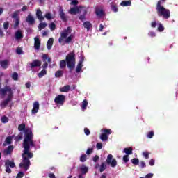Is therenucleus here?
Masks as SVG:
<instances>
[{"mask_svg":"<svg viewBox=\"0 0 178 178\" xmlns=\"http://www.w3.org/2000/svg\"><path fill=\"white\" fill-rule=\"evenodd\" d=\"M23 138V135L22 134H18L15 138V140L17 143L20 141Z\"/></svg>","mask_w":178,"mask_h":178,"instance_id":"obj_41","label":"nucleus"},{"mask_svg":"<svg viewBox=\"0 0 178 178\" xmlns=\"http://www.w3.org/2000/svg\"><path fill=\"white\" fill-rule=\"evenodd\" d=\"M84 133L86 136H90V134H91V131H90V129H88V128L84 129Z\"/></svg>","mask_w":178,"mask_h":178,"instance_id":"obj_51","label":"nucleus"},{"mask_svg":"<svg viewBox=\"0 0 178 178\" xmlns=\"http://www.w3.org/2000/svg\"><path fill=\"white\" fill-rule=\"evenodd\" d=\"M121 6H131V1H124L120 3Z\"/></svg>","mask_w":178,"mask_h":178,"instance_id":"obj_31","label":"nucleus"},{"mask_svg":"<svg viewBox=\"0 0 178 178\" xmlns=\"http://www.w3.org/2000/svg\"><path fill=\"white\" fill-rule=\"evenodd\" d=\"M96 148H97V149H102V143H97L96 145Z\"/></svg>","mask_w":178,"mask_h":178,"instance_id":"obj_54","label":"nucleus"},{"mask_svg":"<svg viewBox=\"0 0 178 178\" xmlns=\"http://www.w3.org/2000/svg\"><path fill=\"white\" fill-rule=\"evenodd\" d=\"M15 166L16 165L15 164V162L7 160L5 162V168L6 173H12V170L10 169V168L13 169V168H15Z\"/></svg>","mask_w":178,"mask_h":178,"instance_id":"obj_10","label":"nucleus"},{"mask_svg":"<svg viewBox=\"0 0 178 178\" xmlns=\"http://www.w3.org/2000/svg\"><path fill=\"white\" fill-rule=\"evenodd\" d=\"M69 33H72V29H70V26H68L67 29H65L60 33V36L58 38V42L60 44V45H65V44H70L72 42L74 35L73 34H71L69 35ZM68 36V37H67Z\"/></svg>","mask_w":178,"mask_h":178,"instance_id":"obj_4","label":"nucleus"},{"mask_svg":"<svg viewBox=\"0 0 178 178\" xmlns=\"http://www.w3.org/2000/svg\"><path fill=\"white\" fill-rule=\"evenodd\" d=\"M12 79H13V80H15V81L19 80V74H17V72H14L12 74Z\"/></svg>","mask_w":178,"mask_h":178,"instance_id":"obj_39","label":"nucleus"},{"mask_svg":"<svg viewBox=\"0 0 178 178\" xmlns=\"http://www.w3.org/2000/svg\"><path fill=\"white\" fill-rule=\"evenodd\" d=\"M103 133L100 135V140L102 141H107L108 136L110 134H112V130L111 129H104L102 130Z\"/></svg>","mask_w":178,"mask_h":178,"instance_id":"obj_7","label":"nucleus"},{"mask_svg":"<svg viewBox=\"0 0 178 178\" xmlns=\"http://www.w3.org/2000/svg\"><path fill=\"white\" fill-rule=\"evenodd\" d=\"M95 13L97 16V17H104L106 16L105 10H104V7H102V6H97L95 8Z\"/></svg>","mask_w":178,"mask_h":178,"instance_id":"obj_8","label":"nucleus"},{"mask_svg":"<svg viewBox=\"0 0 178 178\" xmlns=\"http://www.w3.org/2000/svg\"><path fill=\"white\" fill-rule=\"evenodd\" d=\"M23 176H24V172H19L17 176H16V178H22Z\"/></svg>","mask_w":178,"mask_h":178,"instance_id":"obj_53","label":"nucleus"},{"mask_svg":"<svg viewBox=\"0 0 178 178\" xmlns=\"http://www.w3.org/2000/svg\"><path fill=\"white\" fill-rule=\"evenodd\" d=\"M87 161V154H82L80 157V162H86Z\"/></svg>","mask_w":178,"mask_h":178,"instance_id":"obj_40","label":"nucleus"},{"mask_svg":"<svg viewBox=\"0 0 178 178\" xmlns=\"http://www.w3.org/2000/svg\"><path fill=\"white\" fill-rule=\"evenodd\" d=\"M49 178H56L54 173H49Z\"/></svg>","mask_w":178,"mask_h":178,"instance_id":"obj_64","label":"nucleus"},{"mask_svg":"<svg viewBox=\"0 0 178 178\" xmlns=\"http://www.w3.org/2000/svg\"><path fill=\"white\" fill-rule=\"evenodd\" d=\"M124 152L127 155H131L133 154V148L129 147V148H124Z\"/></svg>","mask_w":178,"mask_h":178,"instance_id":"obj_28","label":"nucleus"},{"mask_svg":"<svg viewBox=\"0 0 178 178\" xmlns=\"http://www.w3.org/2000/svg\"><path fill=\"white\" fill-rule=\"evenodd\" d=\"M154 137V131H149L147 134V138H152Z\"/></svg>","mask_w":178,"mask_h":178,"instance_id":"obj_55","label":"nucleus"},{"mask_svg":"<svg viewBox=\"0 0 178 178\" xmlns=\"http://www.w3.org/2000/svg\"><path fill=\"white\" fill-rule=\"evenodd\" d=\"M15 38L16 40L23 39V32L20 30H18L15 32Z\"/></svg>","mask_w":178,"mask_h":178,"instance_id":"obj_22","label":"nucleus"},{"mask_svg":"<svg viewBox=\"0 0 178 178\" xmlns=\"http://www.w3.org/2000/svg\"><path fill=\"white\" fill-rule=\"evenodd\" d=\"M42 62H47V63H51V62L52 61V58L48 57V54H43L42 56Z\"/></svg>","mask_w":178,"mask_h":178,"instance_id":"obj_25","label":"nucleus"},{"mask_svg":"<svg viewBox=\"0 0 178 178\" xmlns=\"http://www.w3.org/2000/svg\"><path fill=\"white\" fill-rule=\"evenodd\" d=\"M157 30H158V31L161 33V31H163V30H165V28L163 27V25H162V24H159Z\"/></svg>","mask_w":178,"mask_h":178,"instance_id":"obj_45","label":"nucleus"},{"mask_svg":"<svg viewBox=\"0 0 178 178\" xmlns=\"http://www.w3.org/2000/svg\"><path fill=\"white\" fill-rule=\"evenodd\" d=\"M49 29L51 31H54L55 29H56V25L55 24V23L54 22L50 23Z\"/></svg>","mask_w":178,"mask_h":178,"instance_id":"obj_42","label":"nucleus"},{"mask_svg":"<svg viewBox=\"0 0 178 178\" xmlns=\"http://www.w3.org/2000/svg\"><path fill=\"white\" fill-rule=\"evenodd\" d=\"M19 131H24V140H26V137H29L31 139L32 143H34V134H33V131L31 129H26V124L22 123L18 126ZM23 140V141H24Z\"/></svg>","mask_w":178,"mask_h":178,"instance_id":"obj_6","label":"nucleus"},{"mask_svg":"<svg viewBox=\"0 0 178 178\" xmlns=\"http://www.w3.org/2000/svg\"><path fill=\"white\" fill-rule=\"evenodd\" d=\"M1 122L2 123H8L9 122V118L6 116H3L1 118Z\"/></svg>","mask_w":178,"mask_h":178,"instance_id":"obj_43","label":"nucleus"},{"mask_svg":"<svg viewBox=\"0 0 178 178\" xmlns=\"http://www.w3.org/2000/svg\"><path fill=\"white\" fill-rule=\"evenodd\" d=\"M45 75H47V70H42L38 74V77H39V79H42Z\"/></svg>","mask_w":178,"mask_h":178,"instance_id":"obj_29","label":"nucleus"},{"mask_svg":"<svg viewBox=\"0 0 178 178\" xmlns=\"http://www.w3.org/2000/svg\"><path fill=\"white\" fill-rule=\"evenodd\" d=\"M47 24L45 22H41L39 25H38V29L39 30H42L43 29H45V27H47Z\"/></svg>","mask_w":178,"mask_h":178,"instance_id":"obj_37","label":"nucleus"},{"mask_svg":"<svg viewBox=\"0 0 178 178\" xmlns=\"http://www.w3.org/2000/svg\"><path fill=\"white\" fill-rule=\"evenodd\" d=\"M111 10L112 12H118V6H116V4L113 3H111Z\"/></svg>","mask_w":178,"mask_h":178,"instance_id":"obj_35","label":"nucleus"},{"mask_svg":"<svg viewBox=\"0 0 178 178\" xmlns=\"http://www.w3.org/2000/svg\"><path fill=\"white\" fill-rule=\"evenodd\" d=\"M36 16L40 22H44L45 17L42 16V11H41L40 9L37 10Z\"/></svg>","mask_w":178,"mask_h":178,"instance_id":"obj_18","label":"nucleus"},{"mask_svg":"<svg viewBox=\"0 0 178 178\" xmlns=\"http://www.w3.org/2000/svg\"><path fill=\"white\" fill-rule=\"evenodd\" d=\"M16 52L18 55H23V50L20 47L17 48Z\"/></svg>","mask_w":178,"mask_h":178,"instance_id":"obj_46","label":"nucleus"},{"mask_svg":"<svg viewBox=\"0 0 178 178\" xmlns=\"http://www.w3.org/2000/svg\"><path fill=\"white\" fill-rule=\"evenodd\" d=\"M41 65H42V62L40 60H34L30 63L31 69H34V67H40Z\"/></svg>","mask_w":178,"mask_h":178,"instance_id":"obj_12","label":"nucleus"},{"mask_svg":"<svg viewBox=\"0 0 178 178\" xmlns=\"http://www.w3.org/2000/svg\"><path fill=\"white\" fill-rule=\"evenodd\" d=\"M105 169H106V165H105V163H102L99 168L100 173H102V172H104Z\"/></svg>","mask_w":178,"mask_h":178,"instance_id":"obj_36","label":"nucleus"},{"mask_svg":"<svg viewBox=\"0 0 178 178\" xmlns=\"http://www.w3.org/2000/svg\"><path fill=\"white\" fill-rule=\"evenodd\" d=\"M52 45H54V38H50L47 42V47L49 51L52 48Z\"/></svg>","mask_w":178,"mask_h":178,"instance_id":"obj_23","label":"nucleus"},{"mask_svg":"<svg viewBox=\"0 0 178 178\" xmlns=\"http://www.w3.org/2000/svg\"><path fill=\"white\" fill-rule=\"evenodd\" d=\"M55 77L59 78V77H63V71L58 70L55 72Z\"/></svg>","mask_w":178,"mask_h":178,"instance_id":"obj_32","label":"nucleus"},{"mask_svg":"<svg viewBox=\"0 0 178 178\" xmlns=\"http://www.w3.org/2000/svg\"><path fill=\"white\" fill-rule=\"evenodd\" d=\"M86 15H87V10H84L83 14L79 17V19L81 20V22H84L86 20Z\"/></svg>","mask_w":178,"mask_h":178,"instance_id":"obj_30","label":"nucleus"},{"mask_svg":"<svg viewBox=\"0 0 178 178\" xmlns=\"http://www.w3.org/2000/svg\"><path fill=\"white\" fill-rule=\"evenodd\" d=\"M156 21H154V22H152L151 23V26L153 28V29H155V27H156Z\"/></svg>","mask_w":178,"mask_h":178,"instance_id":"obj_61","label":"nucleus"},{"mask_svg":"<svg viewBox=\"0 0 178 178\" xmlns=\"http://www.w3.org/2000/svg\"><path fill=\"white\" fill-rule=\"evenodd\" d=\"M6 143L7 144H12V136H8L6 138Z\"/></svg>","mask_w":178,"mask_h":178,"instance_id":"obj_47","label":"nucleus"},{"mask_svg":"<svg viewBox=\"0 0 178 178\" xmlns=\"http://www.w3.org/2000/svg\"><path fill=\"white\" fill-rule=\"evenodd\" d=\"M66 63L68 69H70V73H72L73 69L76 67V54L74 52H70L66 56L65 60H62L60 62V69H65Z\"/></svg>","mask_w":178,"mask_h":178,"instance_id":"obj_2","label":"nucleus"},{"mask_svg":"<svg viewBox=\"0 0 178 178\" xmlns=\"http://www.w3.org/2000/svg\"><path fill=\"white\" fill-rule=\"evenodd\" d=\"M47 20H51L52 19V15L50 14V13H47L44 15Z\"/></svg>","mask_w":178,"mask_h":178,"instance_id":"obj_44","label":"nucleus"},{"mask_svg":"<svg viewBox=\"0 0 178 178\" xmlns=\"http://www.w3.org/2000/svg\"><path fill=\"white\" fill-rule=\"evenodd\" d=\"M3 29L4 30H8L9 29V22L3 23Z\"/></svg>","mask_w":178,"mask_h":178,"instance_id":"obj_50","label":"nucleus"},{"mask_svg":"<svg viewBox=\"0 0 178 178\" xmlns=\"http://www.w3.org/2000/svg\"><path fill=\"white\" fill-rule=\"evenodd\" d=\"M83 27L87 29V31H90V29L92 27V24L89 21H86L83 22Z\"/></svg>","mask_w":178,"mask_h":178,"instance_id":"obj_24","label":"nucleus"},{"mask_svg":"<svg viewBox=\"0 0 178 178\" xmlns=\"http://www.w3.org/2000/svg\"><path fill=\"white\" fill-rule=\"evenodd\" d=\"M129 159L130 157L127 154L123 156V161L125 162V163H127V162H129Z\"/></svg>","mask_w":178,"mask_h":178,"instance_id":"obj_48","label":"nucleus"},{"mask_svg":"<svg viewBox=\"0 0 178 178\" xmlns=\"http://www.w3.org/2000/svg\"><path fill=\"white\" fill-rule=\"evenodd\" d=\"M87 105H88V102L87 101V99H84L82 102V105H81V108L82 109H87Z\"/></svg>","mask_w":178,"mask_h":178,"instance_id":"obj_34","label":"nucleus"},{"mask_svg":"<svg viewBox=\"0 0 178 178\" xmlns=\"http://www.w3.org/2000/svg\"><path fill=\"white\" fill-rule=\"evenodd\" d=\"M26 21L29 24L33 26V24H35V19H34V17L31 15V14H29L28 16L26 17Z\"/></svg>","mask_w":178,"mask_h":178,"instance_id":"obj_14","label":"nucleus"},{"mask_svg":"<svg viewBox=\"0 0 178 178\" xmlns=\"http://www.w3.org/2000/svg\"><path fill=\"white\" fill-rule=\"evenodd\" d=\"M34 41H35V43H34L35 49H37V50L40 49V47H41V41H40V38L35 37L34 38Z\"/></svg>","mask_w":178,"mask_h":178,"instance_id":"obj_17","label":"nucleus"},{"mask_svg":"<svg viewBox=\"0 0 178 178\" xmlns=\"http://www.w3.org/2000/svg\"><path fill=\"white\" fill-rule=\"evenodd\" d=\"M42 67L43 70L47 69V67H48V63H47V61L44 62V64L42 65Z\"/></svg>","mask_w":178,"mask_h":178,"instance_id":"obj_58","label":"nucleus"},{"mask_svg":"<svg viewBox=\"0 0 178 178\" xmlns=\"http://www.w3.org/2000/svg\"><path fill=\"white\" fill-rule=\"evenodd\" d=\"M156 34L154 31H150L148 33V36L149 37H155Z\"/></svg>","mask_w":178,"mask_h":178,"instance_id":"obj_56","label":"nucleus"},{"mask_svg":"<svg viewBox=\"0 0 178 178\" xmlns=\"http://www.w3.org/2000/svg\"><path fill=\"white\" fill-rule=\"evenodd\" d=\"M153 176H154V174H152V173H149V174L146 175L145 177H146V178H152Z\"/></svg>","mask_w":178,"mask_h":178,"instance_id":"obj_63","label":"nucleus"},{"mask_svg":"<svg viewBox=\"0 0 178 178\" xmlns=\"http://www.w3.org/2000/svg\"><path fill=\"white\" fill-rule=\"evenodd\" d=\"M19 23H20V21L19 20V19L16 18L15 23L14 24V29H17V26H19Z\"/></svg>","mask_w":178,"mask_h":178,"instance_id":"obj_49","label":"nucleus"},{"mask_svg":"<svg viewBox=\"0 0 178 178\" xmlns=\"http://www.w3.org/2000/svg\"><path fill=\"white\" fill-rule=\"evenodd\" d=\"M0 65H1V67H2L3 69H8L9 66V60H4L0 61Z\"/></svg>","mask_w":178,"mask_h":178,"instance_id":"obj_21","label":"nucleus"},{"mask_svg":"<svg viewBox=\"0 0 178 178\" xmlns=\"http://www.w3.org/2000/svg\"><path fill=\"white\" fill-rule=\"evenodd\" d=\"M22 147L24 148L22 155L23 159L22 162L19 163V167L27 171L30 168V165H31L30 159L33 156V152H30V148L35 147V143L31 140L30 136H26L22 143Z\"/></svg>","mask_w":178,"mask_h":178,"instance_id":"obj_1","label":"nucleus"},{"mask_svg":"<svg viewBox=\"0 0 178 178\" xmlns=\"http://www.w3.org/2000/svg\"><path fill=\"white\" fill-rule=\"evenodd\" d=\"M149 163L150 166H154V165H155V160H154L153 159H150Z\"/></svg>","mask_w":178,"mask_h":178,"instance_id":"obj_60","label":"nucleus"},{"mask_svg":"<svg viewBox=\"0 0 178 178\" xmlns=\"http://www.w3.org/2000/svg\"><path fill=\"white\" fill-rule=\"evenodd\" d=\"M84 62V58H82L78 63L76 66V73H80L81 72V69H83V63Z\"/></svg>","mask_w":178,"mask_h":178,"instance_id":"obj_16","label":"nucleus"},{"mask_svg":"<svg viewBox=\"0 0 178 178\" xmlns=\"http://www.w3.org/2000/svg\"><path fill=\"white\" fill-rule=\"evenodd\" d=\"M113 158V156L112 154H108L106 162L107 165H111V168H116V165H118V161H116V159Z\"/></svg>","mask_w":178,"mask_h":178,"instance_id":"obj_9","label":"nucleus"},{"mask_svg":"<svg viewBox=\"0 0 178 178\" xmlns=\"http://www.w3.org/2000/svg\"><path fill=\"white\" fill-rule=\"evenodd\" d=\"M39 110H40V103H38V102H35L33 103V109H32V113L33 115H35V113H37Z\"/></svg>","mask_w":178,"mask_h":178,"instance_id":"obj_15","label":"nucleus"},{"mask_svg":"<svg viewBox=\"0 0 178 178\" xmlns=\"http://www.w3.org/2000/svg\"><path fill=\"white\" fill-rule=\"evenodd\" d=\"M17 16H19V13L15 11L13 13L11 17H12V19H16V17H17Z\"/></svg>","mask_w":178,"mask_h":178,"instance_id":"obj_52","label":"nucleus"},{"mask_svg":"<svg viewBox=\"0 0 178 178\" xmlns=\"http://www.w3.org/2000/svg\"><path fill=\"white\" fill-rule=\"evenodd\" d=\"M151 153H149V152H143V153H142V155H143V156H144V158L145 159H149V154H150Z\"/></svg>","mask_w":178,"mask_h":178,"instance_id":"obj_38","label":"nucleus"},{"mask_svg":"<svg viewBox=\"0 0 178 178\" xmlns=\"http://www.w3.org/2000/svg\"><path fill=\"white\" fill-rule=\"evenodd\" d=\"M156 9L159 17H163V19H165L170 17V10L161 6V1H158Z\"/></svg>","mask_w":178,"mask_h":178,"instance_id":"obj_5","label":"nucleus"},{"mask_svg":"<svg viewBox=\"0 0 178 178\" xmlns=\"http://www.w3.org/2000/svg\"><path fill=\"white\" fill-rule=\"evenodd\" d=\"M146 167H147V165L145 164V162L141 161L140 162V168H146Z\"/></svg>","mask_w":178,"mask_h":178,"instance_id":"obj_62","label":"nucleus"},{"mask_svg":"<svg viewBox=\"0 0 178 178\" xmlns=\"http://www.w3.org/2000/svg\"><path fill=\"white\" fill-rule=\"evenodd\" d=\"M92 151H94V149L92 148L88 149L86 151L87 155H91V153L92 152Z\"/></svg>","mask_w":178,"mask_h":178,"instance_id":"obj_57","label":"nucleus"},{"mask_svg":"<svg viewBox=\"0 0 178 178\" xmlns=\"http://www.w3.org/2000/svg\"><path fill=\"white\" fill-rule=\"evenodd\" d=\"M80 170L82 175H87V173H88V167L86 165H82L81 167H80Z\"/></svg>","mask_w":178,"mask_h":178,"instance_id":"obj_27","label":"nucleus"},{"mask_svg":"<svg viewBox=\"0 0 178 178\" xmlns=\"http://www.w3.org/2000/svg\"><path fill=\"white\" fill-rule=\"evenodd\" d=\"M59 16L60 19L63 20V22H67V20H69V17H67L65 12H63V9H60Z\"/></svg>","mask_w":178,"mask_h":178,"instance_id":"obj_13","label":"nucleus"},{"mask_svg":"<svg viewBox=\"0 0 178 178\" xmlns=\"http://www.w3.org/2000/svg\"><path fill=\"white\" fill-rule=\"evenodd\" d=\"M80 13V9L78 7H74L69 10L68 13L70 15H76V13Z\"/></svg>","mask_w":178,"mask_h":178,"instance_id":"obj_20","label":"nucleus"},{"mask_svg":"<svg viewBox=\"0 0 178 178\" xmlns=\"http://www.w3.org/2000/svg\"><path fill=\"white\" fill-rule=\"evenodd\" d=\"M13 152V145H10L7 147V149H4L3 154L4 155H10Z\"/></svg>","mask_w":178,"mask_h":178,"instance_id":"obj_19","label":"nucleus"},{"mask_svg":"<svg viewBox=\"0 0 178 178\" xmlns=\"http://www.w3.org/2000/svg\"><path fill=\"white\" fill-rule=\"evenodd\" d=\"M6 92H8V97L4 101L1 102L0 104L1 108H6V106H8V104H9L13 98V90L10 86H6L4 88L0 89V95H1V97H5L6 95Z\"/></svg>","mask_w":178,"mask_h":178,"instance_id":"obj_3","label":"nucleus"},{"mask_svg":"<svg viewBox=\"0 0 178 178\" xmlns=\"http://www.w3.org/2000/svg\"><path fill=\"white\" fill-rule=\"evenodd\" d=\"M131 163H133V165H135V166H137V165H138V163H140V160H138V159L137 158H134L131 160Z\"/></svg>","mask_w":178,"mask_h":178,"instance_id":"obj_33","label":"nucleus"},{"mask_svg":"<svg viewBox=\"0 0 178 178\" xmlns=\"http://www.w3.org/2000/svg\"><path fill=\"white\" fill-rule=\"evenodd\" d=\"M60 92H69L70 91V86L66 85L62 88H60Z\"/></svg>","mask_w":178,"mask_h":178,"instance_id":"obj_26","label":"nucleus"},{"mask_svg":"<svg viewBox=\"0 0 178 178\" xmlns=\"http://www.w3.org/2000/svg\"><path fill=\"white\" fill-rule=\"evenodd\" d=\"M65 101H66V96L63 95H58L54 99V102L55 104H57V105H63Z\"/></svg>","mask_w":178,"mask_h":178,"instance_id":"obj_11","label":"nucleus"},{"mask_svg":"<svg viewBox=\"0 0 178 178\" xmlns=\"http://www.w3.org/2000/svg\"><path fill=\"white\" fill-rule=\"evenodd\" d=\"M97 161H99V156L98 155H95L93 157V162H97Z\"/></svg>","mask_w":178,"mask_h":178,"instance_id":"obj_59","label":"nucleus"}]
</instances>
